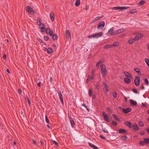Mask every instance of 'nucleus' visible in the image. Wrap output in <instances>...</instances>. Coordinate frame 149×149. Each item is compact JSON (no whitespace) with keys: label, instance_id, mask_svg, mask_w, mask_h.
I'll list each match as a JSON object with an SVG mask.
<instances>
[{"label":"nucleus","instance_id":"nucleus-1","mask_svg":"<svg viewBox=\"0 0 149 149\" xmlns=\"http://www.w3.org/2000/svg\"><path fill=\"white\" fill-rule=\"evenodd\" d=\"M100 66L102 77H104L107 74V70L106 69V67L104 64H101Z\"/></svg>","mask_w":149,"mask_h":149},{"label":"nucleus","instance_id":"nucleus-2","mask_svg":"<svg viewBox=\"0 0 149 149\" xmlns=\"http://www.w3.org/2000/svg\"><path fill=\"white\" fill-rule=\"evenodd\" d=\"M26 11L31 15H33L34 13L33 9L29 6H27L26 9Z\"/></svg>","mask_w":149,"mask_h":149},{"label":"nucleus","instance_id":"nucleus-3","mask_svg":"<svg viewBox=\"0 0 149 149\" xmlns=\"http://www.w3.org/2000/svg\"><path fill=\"white\" fill-rule=\"evenodd\" d=\"M38 25L40 26L39 28L41 29L40 31L42 33L44 32L45 29V25L43 23H40Z\"/></svg>","mask_w":149,"mask_h":149},{"label":"nucleus","instance_id":"nucleus-4","mask_svg":"<svg viewBox=\"0 0 149 149\" xmlns=\"http://www.w3.org/2000/svg\"><path fill=\"white\" fill-rule=\"evenodd\" d=\"M105 23L104 21H102L99 23L97 25V28L98 29H103L105 26Z\"/></svg>","mask_w":149,"mask_h":149},{"label":"nucleus","instance_id":"nucleus-5","mask_svg":"<svg viewBox=\"0 0 149 149\" xmlns=\"http://www.w3.org/2000/svg\"><path fill=\"white\" fill-rule=\"evenodd\" d=\"M57 92L58 93V96L59 98V99L61 102V103L62 104H64V102H63V96L62 95V94L61 93V91L60 90H58L57 91Z\"/></svg>","mask_w":149,"mask_h":149},{"label":"nucleus","instance_id":"nucleus-6","mask_svg":"<svg viewBox=\"0 0 149 149\" xmlns=\"http://www.w3.org/2000/svg\"><path fill=\"white\" fill-rule=\"evenodd\" d=\"M140 82V78L138 77H137L135 78L134 80V84L136 86H138L139 85Z\"/></svg>","mask_w":149,"mask_h":149},{"label":"nucleus","instance_id":"nucleus-7","mask_svg":"<svg viewBox=\"0 0 149 149\" xmlns=\"http://www.w3.org/2000/svg\"><path fill=\"white\" fill-rule=\"evenodd\" d=\"M68 117L70 120V122L71 123V126L72 127H74V125L75 124V123L74 120H73V119H72L70 114H68Z\"/></svg>","mask_w":149,"mask_h":149},{"label":"nucleus","instance_id":"nucleus-8","mask_svg":"<svg viewBox=\"0 0 149 149\" xmlns=\"http://www.w3.org/2000/svg\"><path fill=\"white\" fill-rule=\"evenodd\" d=\"M113 31V28L112 27L108 31V32L107 34H109L111 36H112L115 35V31Z\"/></svg>","mask_w":149,"mask_h":149},{"label":"nucleus","instance_id":"nucleus-9","mask_svg":"<svg viewBox=\"0 0 149 149\" xmlns=\"http://www.w3.org/2000/svg\"><path fill=\"white\" fill-rule=\"evenodd\" d=\"M102 115L105 120L108 122H110V119L108 117L104 111L102 112Z\"/></svg>","mask_w":149,"mask_h":149},{"label":"nucleus","instance_id":"nucleus-10","mask_svg":"<svg viewBox=\"0 0 149 149\" xmlns=\"http://www.w3.org/2000/svg\"><path fill=\"white\" fill-rule=\"evenodd\" d=\"M122 110L124 113H127L130 112L132 110V109L130 107L126 108H122Z\"/></svg>","mask_w":149,"mask_h":149},{"label":"nucleus","instance_id":"nucleus-11","mask_svg":"<svg viewBox=\"0 0 149 149\" xmlns=\"http://www.w3.org/2000/svg\"><path fill=\"white\" fill-rule=\"evenodd\" d=\"M130 8V7H114L113 8V9H115L116 10H126L127 9Z\"/></svg>","mask_w":149,"mask_h":149},{"label":"nucleus","instance_id":"nucleus-12","mask_svg":"<svg viewBox=\"0 0 149 149\" xmlns=\"http://www.w3.org/2000/svg\"><path fill=\"white\" fill-rule=\"evenodd\" d=\"M143 37V34L142 33H138L136 36L135 37V39L136 40H137Z\"/></svg>","mask_w":149,"mask_h":149},{"label":"nucleus","instance_id":"nucleus-13","mask_svg":"<svg viewBox=\"0 0 149 149\" xmlns=\"http://www.w3.org/2000/svg\"><path fill=\"white\" fill-rule=\"evenodd\" d=\"M66 36L67 39H68L71 38V34L69 30L67 29L65 31Z\"/></svg>","mask_w":149,"mask_h":149},{"label":"nucleus","instance_id":"nucleus-14","mask_svg":"<svg viewBox=\"0 0 149 149\" xmlns=\"http://www.w3.org/2000/svg\"><path fill=\"white\" fill-rule=\"evenodd\" d=\"M132 127L133 128V131L138 130L140 129L137 124L136 123H134L132 125Z\"/></svg>","mask_w":149,"mask_h":149},{"label":"nucleus","instance_id":"nucleus-15","mask_svg":"<svg viewBox=\"0 0 149 149\" xmlns=\"http://www.w3.org/2000/svg\"><path fill=\"white\" fill-rule=\"evenodd\" d=\"M125 31V29H121L117 30L115 31V35L123 32Z\"/></svg>","mask_w":149,"mask_h":149},{"label":"nucleus","instance_id":"nucleus-16","mask_svg":"<svg viewBox=\"0 0 149 149\" xmlns=\"http://www.w3.org/2000/svg\"><path fill=\"white\" fill-rule=\"evenodd\" d=\"M118 132L120 134L126 133L127 132V131L124 129H120L118 130Z\"/></svg>","mask_w":149,"mask_h":149},{"label":"nucleus","instance_id":"nucleus-17","mask_svg":"<svg viewBox=\"0 0 149 149\" xmlns=\"http://www.w3.org/2000/svg\"><path fill=\"white\" fill-rule=\"evenodd\" d=\"M124 74L126 76V77H127L128 78H132V77L129 72H127L125 71L124 72Z\"/></svg>","mask_w":149,"mask_h":149},{"label":"nucleus","instance_id":"nucleus-18","mask_svg":"<svg viewBox=\"0 0 149 149\" xmlns=\"http://www.w3.org/2000/svg\"><path fill=\"white\" fill-rule=\"evenodd\" d=\"M95 38H98L102 36L103 35V33L100 32L95 33Z\"/></svg>","mask_w":149,"mask_h":149},{"label":"nucleus","instance_id":"nucleus-19","mask_svg":"<svg viewBox=\"0 0 149 149\" xmlns=\"http://www.w3.org/2000/svg\"><path fill=\"white\" fill-rule=\"evenodd\" d=\"M135 40H136L134 38H131L130 39L128 40V42L129 44H132L134 43Z\"/></svg>","mask_w":149,"mask_h":149},{"label":"nucleus","instance_id":"nucleus-20","mask_svg":"<svg viewBox=\"0 0 149 149\" xmlns=\"http://www.w3.org/2000/svg\"><path fill=\"white\" fill-rule=\"evenodd\" d=\"M129 101L132 105L136 106L137 105V103L136 101H134L132 99H130L129 100Z\"/></svg>","mask_w":149,"mask_h":149},{"label":"nucleus","instance_id":"nucleus-21","mask_svg":"<svg viewBox=\"0 0 149 149\" xmlns=\"http://www.w3.org/2000/svg\"><path fill=\"white\" fill-rule=\"evenodd\" d=\"M125 124L129 128H131L132 126V124L130 122L128 121H125Z\"/></svg>","mask_w":149,"mask_h":149},{"label":"nucleus","instance_id":"nucleus-22","mask_svg":"<svg viewBox=\"0 0 149 149\" xmlns=\"http://www.w3.org/2000/svg\"><path fill=\"white\" fill-rule=\"evenodd\" d=\"M51 36L52 37V38L54 40H57L58 38V36L56 34H54Z\"/></svg>","mask_w":149,"mask_h":149},{"label":"nucleus","instance_id":"nucleus-23","mask_svg":"<svg viewBox=\"0 0 149 149\" xmlns=\"http://www.w3.org/2000/svg\"><path fill=\"white\" fill-rule=\"evenodd\" d=\"M103 84L104 85V88H105V90H106V91L107 92H108L109 91L108 90V87L106 82L105 81H103Z\"/></svg>","mask_w":149,"mask_h":149},{"label":"nucleus","instance_id":"nucleus-24","mask_svg":"<svg viewBox=\"0 0 149 149\" xmlns=\"http://www.w3.org/2000/svg\"><path fill=\"white\" fill-rule=\"evenodd\" d=\"M112 116L113 118H114L115 120L118 121V122H120V119L119 118H118L115 114H113Z\"/></svg>","mask_w":149,"mask_h":149},{"label":"nucleus","instance_id":"nucleus-25","mask_svg":"<svg viewBox=\"0 0 149 149\" xmlns=\"http://www.w3.org/2000/svg\"><path fill=\"white\" fill-rule=\"evenodd\" d=\"M124 82L127 84H129L130 82V80L128 78H125L124 79Z\"/></svg>","mask_w":149,"mask_h":149},{"label":"nucleus","instance_id":"nucleus-26","mask_svg":"<svg viewBox=\"0 0 149 149\" xmlns=\"http://www.w3.org/2000/svg\"><path fill=\"white\" fill-rule=\"evenodd\" d=\"M50 19L52 21L54 19V13H51L50 14Z\"/></svg>","mask_w":149,"mask_h":149},{"label":"nucleus","instance_id":"nucleus-27","mask_svg":"<svg viewBox=\"0 0 149 149\" xmlns=\"http://www.w3.org/2000/svg\"><path fill=\"white\" fill-rule=\"evenodd\" d=\"M112 47L113 45H112V44L106 45L104 47V48L107 49L109 48H111Z\"/></svg>","mask_w":149,"mask_h":149},{"label":"nucleus","instance_id":"nucleus-28","mask_svg":"<svg viewBox=\"0 0 149 149\" xmlns=\"http://www.w3.org/2000/svg\"><path fill=\"white\" fill-rule=\"evenodd\" d=\"M120 139L123 141H126L127 139V137L126 136H124L120 137Z\"/></svg>","mask_w":149,"mask_h":149},{"label":"nucleus","instance_id":"nucleus-29","mask_svg":"<svg viewBox=\"0 0 149 149\" xmlns=\"http://www.w3.org/2000/svg\"><path fill=\"white\" fill-rule=\"evenodd\" d=\"M134 70L137 73H138L140 75H141V72L140 70L138 68H134Z\"/></svg>","mask_w":149,"mask_h":149},{"label":"nucleus","instance_id":"nucleus-30","mask_svg":"<svg viewBox=\"0 0 149 149\" xmlns=\"http://www.w3.org/2000/svg\"><path fill=\"white\" fill-rule=\"evenodd\" d=\"M143 140L146 144H149V138H144Z\"/></svg>","mask_w":149,"mask_h":149},{"label":"nucleus","instance_id":"nucleus-31","mask_svg":"<svg viewBox=\"0 0 149 149\" xmlns=\"http://www.w3.org/2000/svg\"><path fill=\"white\" fill-rule=\"evenodd\" d=\"M136 12H137V10L135 9H132L129 12V13L131 14H133L134 13H135Z\"/></svg>","mask_w":149,"mask_h":149},{"label":"nucleus","instance_id":"nucleus-32","mask_svg":"<svg viewBox=\"0 0 149 149\" xmlns=\"http://www.w3.org/2000/svg\"><path fill=\"white\" fill-rule=\"evenodd\" d=\"M53 52L52 49L50 47H49L47 49V52L48 54H51Z\"/></svg>","mask_w":149,"mask_h":149},{"label":"nucleus","instance_id":"nucleus-33","mask_svg":"<svg viewBox=\"0 0 149 149\" xmlns=\"http://www.w3.org/2000/svg\"><path fill=\"white\" fill-rule=\"evenodd\" d=\"M112 45H113V46L117 47L119 45V43L117 41L114 42H113V44Z\"/></svg>","mask_w":149,"mask_h":149},{"label":"nucleus","instance_id":"nucleus-34","mask_svg":"<svg viewBox=\"0 0 149 149\" xmlns=\"http://www.w3.org/2000/svg\"><path fill=\"white\" fill-rule=\"evenodd\" d=\"M80 0H76L75 3V5L76 6H78L80 4Z\"/></svg>","mask_w":149,"mask_h":149},{"label":"nucleus","instance_id":"nucleus-35","mask_svg":"<svg viewBox=\"0 0 149 149\" xmlns=\"http://www.w3.org/2000/svg\"><path fill=\"white\" fill-rule=\"evenodd\" d=\"M138 123H139V125L140 126L143 127L144 125V123H143V122H142L141 120L139 121L138 122Z\"/></svg>","mask_w":149,"mask_h":149},{"label":"nucleus","instance_id":"nucleus-36","mask_svg":"<svg viewBox=\"0 0 149 149\" xmlns=\"http://www.w3.org/2000/svg\"><path fill=\"white\" fill-rule=\"evenodd\" d=\"M143 80L145 81L146 84L148 86L149 84V82L148 81V80L147 78H145L143 79Z\"/></svg>","mask_w":149,"mask_h":149},{"label":"nucleus","instance_id":"nucleus-37","mask_svg":"<svg viewBox=\"0 0 149 149\" xmlns=\"http://www.w3.org/2000/svg\"><path fill=\"white\" fill-rule=\"evenodd\" d=\"M146 3V1L144 0L141 1L139 3V5L140 6H142Z\"/></svg>","mask_w":149,"mask_h":149},{"label":"nucleus","instance_id":"nucleus-38","mask_svg":"<svg viewBox=\"0 0 149 149\" xmlns=\"http://www.w3.org/2000/svg\"><path fill=\"white\" fill-rule=\"evenodd\" d=\"M144 60L148 66H149V60L147 58H145Z\"/></svg>","mask_w":149,"mask_h":149},{"label":"nucleus","instance_id":"nucleus-39","mask_svg":"<svg viewBox=\"0 0 149 149\" xmlns=\"http://www.w3.org/2000/svg\"><path fill=\"white\" fill-rule=\"evenodd\" d=\"M91 79V76L90 75H88L87 79L86 80V83L88 84L89 81Z\"/></svg>","mask_w":149,"mask_h":149},{"label":"nucleus","instance_id":"nucleus-40","mask_svg":"<svg viewBox=\"0 0 149 149\" xmlns=\"http://www.w3.org/2000/svg\"><path fill=\"white\" fill-rule=\"evenodd\" d=\"M145 141H141L139 142V144L141 146H144L145 145Z\"/></svg>","mask_w":149,"mask_h":149},{"label":"nucleus","instance_id":"nucleus-41","mask_svg":"<svg viewBox=\"0 0 149 149\" xmlns=\"http://www.w3.org/2000/svg\"><path fill=\"white\" fill-rule=\"evenodd\" d=\"M53 33V31L52 30H51L50 29V30H49V32L48 33V34H49V35L50 36H52L53 34H54Z\"/></svg>","mask_w":149,"mask_h":149},{"label":"nucleus","instance_id":"nucleus-42","mask_svg":"<svg viewBox=\"0 0 149 149\" xmlns=\"http://www.w3.org/2000/svg\"><path fill=\"white\" fill-rule=\"evenodd\" d=\"M102 63V61L100 60L96 64V67H99L100 65V64Z\"/></svg>","mask_w":149,"mask_h":149},{"label":"nucleus","instance_id":"nucleus-43","mask_svg":"<svg viewBox=\"0 0 149 149\" xmlns=\"http://www.w3.org/2000/svg\"><path fill=\"white\" fill-rule=\"evenodd\" d=\"M95 37V33L91 34V35L88 36V38H89Z\"/></svg>","mask_w":149,"mask_h":149},{"label":"nucleus","instance_id":"nucleus-44","mask_svg":"<svg viewBox=\"0 0 149 149\" xmlns=\"http://www.w3.org/2000/svg\"><path fill=\"white\" fill-rule=\"evenodd\" d=\"M111 124L114 126H116L117 125V123L114 120H113L111 122Z\"/></svg>","mask_w":149,"mask_h":149},{"label":"nucleus","instance_id":"nucleus-45","mask_svg":"<svg viewBox=\"0 0 149 149\" xmlns=\"http://www.w3.org/2000/svg\"><path fill=\"white\" fill-rule=\"evenodd\" d=\"M88 144L89 145V146L91 147V148H93V149H94L95 146V145L93 144H92V143H88Z\"/></svg>","mask_w":149,"mask_h":149},{"label":"nucleus","instance_id":"nucleus-46","mask_svg":"<svg viewBox=\"0 0 149 149\" xmlns=\"http://www.w3.org/2000/svg\"><path fill=\"white\" fill-rule=\"evenodd\" d=\"M103 16L102 15V16H98V17H96L95 18V19L96 21H97L98 20L100 19L102 17H103Z\"/></svg>","mask_w":149,"mask_h":149},{"label":"nucleus","instance_id":"nucleus-47","mask_svg":"<svg viewBox=\"0 0 149 149\" xmlns=\"http://www.w3.org/2000/svg\"><path fill=\"white\" fill-rule=\"evenodd\" d=\"M45 121H46V122L47 123L49 124V120H48V118L47 117V115H45Z\"/></svg>","mask_w":149,"mask_h":149},{"label":"nucleus","instance_id":"nucleus-48","mask_svg":"<svg viewBox=\"0 0 149 149\" xmlns=\"http://www.w3.org/2000/svg\"><path fill=\"white\" fill-rule=\"evenodd\" d=\"M132 90L135 93L137 94L138 93V91L135 88H133Z\"/></svg>","mask_w":149,"mask_h":149},{"label":"nucleus","instance_id":"nucleus-49","mask_svg":"<svg viewBox=\"0 0 149 149\" xmlns=\"http://www.w3.org/2000/svg\"><path fill=\"white\" fill-rule=\"evenodd\" d=\"M148 105V104L146 103H142V107H146L147 105Z\"/></svg>","mask_w":149,"mask_h":149},{"label":"nucleus","instance_id":"nucleus-50","mask_svg":"<svg viewBox=\"0 0 149 149\" xmlns=\"http://www.w3.org/2000/svg\"><path fill=\"white\" fill-rule=\"evenodd\" d=\"M44 39L46 41H47L49 40V38L48 36H44Z\"/></svg>","mask_w":149,"mask_h":149},{"label":"nucleus","instance_id":"nucleus-51","mask_svg":"<svg viewBox=\"0 0 149 149\" xmlns=\"http://www.w3.org/2000/svg\"><path fill=\"white\" fill-rule=\"evenodd\" d=\"M113 97L114 98H116L117 97V93L116 92H115L113 93Z\"/></svg>","mask_w":149,"mask_h":149},{"label":"nucleus","instance_id":"nucleus-52","mask_svg":"<svg viewBox=\"0 0 149 149\" xmlns=\"http://www.w3.org/2000/svg\"><path fill=\"white\" fill-rule=\"evenodd\" d=\"M139 134L141 135H143L145 134V132L144 131H141L139 132Z\"/></svg>","mask_w":149,"mask_h":149},{"label":"nucleus","instance_id":"nucleus-53","mask_svg":"<svg viewBox=\"0 0 149 149\" xmlns=\"http://www.w3.org/2000/svg\"><path fill=\"white\" fill-rule=\"evenodd\" d=\"M49 30H50V28H46L45 29V32L46 33L48 34V33L49 32L48 31H49Z\"/></svg>","mask_w":149,"mask_h":149},{"label":"nucleus","instance_id":"nucleus-54","mask_svg":"<svg viewBox=\"0 0 149 149\" xmlns=\"http://www.w3.org/2000/svg\"><path fill=\"white\" fill-rule=\"evenodd\" d=\"M41 19L40 18H38L37 19V24H38V22H39V24L41 23Z\"/></svg>","mask_w":149,"mask_h":149},{"label":"nucleus","instance_id":"nucleus-55","mask_svg":"<svg viewBox=\"0 0 149 149\" xmlns=\"http://www.w3.org/2000/svg\"><path fill=\"white\" fill-rule=\"evenodd\" d=\"M107 110L109 112H110L111 113L112 111L111 109L109 107H108L107 108Z\"/></svg>","mask_w":149,"mask_h":149},{"label":"nucleus","instance_id":"nucleus-56","mask_svg":"<svg viewBox=\"0 0 149 149\" xmlns=\"http://www.w3.org/2000/svg\"><path fill=\"white\" fill-rule=\"evenodd\" d=\"M53 143L55 144L56 146H58V143L56 141L53 140Z\"/></svg>","mask_w":149,"mask_h":149},{"label":"nucleus","instance_id":"nucleus-57","mask_svg":"<svg viewBox=\"0 0 149 149\" xmlns=\"http://www.w3.org/2000/svg\"><path fill=\"white\" fill-rule=\"evenodd\" d=\"M89 95L90 96H91L92 95V90L90 89L89 90Z\"/></svg>","mask_w":149,"mask_h":149},{"label":"nucleus","instance_id":"nucleus-58","mask_svg":"<svg viewBox=\"0 0 149 149\" xmlns=\"http://www.w3.org/2000/svg\"><path fill=\"white\" fill-rule=\"evenodd\" d=\"M100 138H101L104 140H106L107 139L105 137L103 136H102L101 135H100Z\"/></svg>","mask_w":149,"mask_h":149},{"label":"nucleus","instance_id":"nucleus-59","mask_svg":"<svg viewBox=\"0 0 149 149\" xmlns=\"http://www.w3.org/2000/svg\"><path fill=\"white\" fill-rule=\"evenodd\" d=\"M37 40L39 42H40L41 43H43V41L40 38H37Z\"/></svg>","mask_w":149,"mask_h":149},{"label":"nucleus","instance_id":"nucleus-60","mask_svg":"<svg viewBox=\"0 0 149 149\" xmlns=\"http://www.w3.org/2000/svg\"><path fill=\"white\" fill-rule=\"evenodd\" d=\"M27 100L28 101L29 105H31V102H30V99L29 97H27Z\"/></svg>","mask_w":149,"mask_h":149},{"label":"nucleus","instance_id":"nucleus-61","mask_svg":"<svg viewBox=\"0 0 149 149\" xmlns=\"http://www.w3.org/2000/svg\"><path fill=\"white\" fill-rule=\"evenodd\" d=\"M3 57L4 60H6L7 58L6 55V54H4V55H3Z\"/></svg>","mask_w":149,"mask_h":149},{"label":"nucleus","instance_id":"nucleus-62","mask_svg":"<svg viewBox=\"0 0 149 149\" xmlns=\"http://www.w3.org/2000/svg\"><path fill=\"white\" fill-rule=\"evenodd\" d=\"M41 82L40 81L37 84V85L39 87H41Z\"/></svg>","mask_w":149,"mask_h":149},{"label":"nucleus","instance_id":"nucleus-63","mask_svg":"<svg viewBox=\"0 0 149 149\" xmlns=\"http://www.w3.org/2000/svg\"><path fill=\"white\" fill-rule=\"evenodd\" d=\"M18 92L19 94H21L22 91L21 90L20 88H19L18 90Z\"/></svg>","mask_w":149,"mask_h":149},{"label":"nucleus","instance_id":"nucleus-64","mask_svg":"<svg viewBox=\"0 0 149 149\" xmlns=\"http://www.w3.org/2000/svg\"><path fill=\"white\" fill-rule=\"evenodd\" d=\"M145 130H146L148 133H149V128H146L145 129Z\"/></svg>","mask_w":149,"mask_h":149}]
</instances>
